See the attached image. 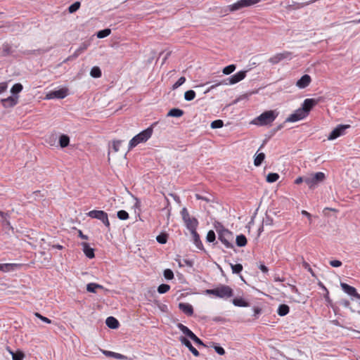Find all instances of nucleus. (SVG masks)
Returning <instances> with one entry per match:
<instances>
[{"instance_id": "3", "label": "nucleus", "mask_w": 360, "mask_h": 360, "mask_svg": "<svg viewBox=\"0 0 360 360\" xmlns=\"http://www.w3.org/2000/svg\"><path fill=\"white\" fill-rule=\"evenodd\" d=\"M152 127H148V129L140 132L139 134L136 135L129 141V150L136 147L139 143H143L148 141L152 136Z\"/></svg>"}, {"instance_id": "31", "label": "nucleus", "mask_w": 360, "mask_h": 360, "mask_svg": "<svg viewBox=\"0 0 360 360\" xmlns=\"http://www.w3.org/2000/svg\"><path fill=\"white\" fill-rule=\"evenodd\" d=\"M236 244L238 247H244L247 244V239L244 235H239L236 239Z\"/></svg>"}, {"instance_id": "44", "label": "nucleus", "mask_w": 360, "mask_h": 360, "mask_svg": "<svg viewBox=\"0 0 360 360\" xmlns=\"http://www.w3.org/2000/svg\"><path fill=\"white\" fill-rule=\"evenodd\" d=\"M186 82V78L184 77H181L172 86V89H176L180 86H181Z\"/></svg>"}, {"instance_id": "10", "label": "nucleus", "mask_w": 360, "mask_h": 360, "mask_svg": "<svg viewBox=\"0 0 360 360\" xmlns=\"http://www.w3.org/2000/svg\"><path fill=\"white\" fill-rule=\"evenodd\" d=\"M292 59V53L289 51H283L282 53H278L273 56H271L269 59V62L271 64H277L279 62L284 60H291Z\"/></svg>"}, {"instance_id": "2", "label": "nucleus", "mask_w": 360, "mask_h": 360, "mask_svg": "<svg viewBox=\"0 0 360 360\" xmlns=\"http://www.w3.org/2000/svg\"><path fill=\"white\" fill-rule=\"evenodd\" d=\"M278 114L273 110L265 111L257 117L252 122L254 124L265 126L272 123L276 118Z\"/></svg>"}, {"instance_id": "12", "label": "nucleus", "mask_w": 360, "mask_h": 360, "mask_svg": "<svg viewBox=\"0 0 360 360\" xmlns=\"http://www.w3.org/2000/svg\"><path fill=\"white\" fill-rule=\"evenodd\" d=\"M306 111L303 109L298 108L292 114H291L287 119V122H295L299 120H303L307 117Z\"/></svg>"}, {"instance_id": "14", "label": "nucleus", "mask_w": 360, "mask_h": 360, "mask_svg": "<svg viewBox=\"0 0 360 360\" xmlns=\"http://www.w3.org/2000/svg\"><path fill=\"white\" fill-rule=\"evenodd\" d=\"M342 289L344 290L345 292L348 294L349 295L354 296L356 298L360 300V294H359L356 292V290L355 288L347 284L342 283L340 284Z\"/></svg>"}, {"instance_id": "50", "label": "nucleus", "mask_w": 360, "mask_h": 360, "mask_svg": "<svg viewBox=\"0 0 360 360\" xmlns=\"http://www.w3.org/2000/svg\"><path fill=\"white\" fill-rule=\"evenodd\" d=\"M302 266L305 269H307L311 274L312 276H315V274L312 269L310 267V265L304 260L302 261Z\"/></svg>"}, {"instance_id": "58", "label": "nucleus", "mask_w": 360, "mask_h": 360, "mask_svg": "<svg viewBox=\"0 0 360 360\" xmlns=\"http://www.w3.org/2000/svg\"><path fill=\"white\" fill-rule=\"evenodd\" d=\"M303 181L305 182V176L304 177L299 176L295 179V184H300L302 183Z\"/></svg>"}, {"instance_id": "25", "label": "nucleus", "mask_w": 360, "mask_h": 360, "mask_svg": "<svg viewBox=\"0 0 360 360\" xmlns=\"http://www.w3.org/2000/svg\"><path fill=\"white\" fill-rule=\"evenodd\" d=\"M184 115V111L179 108H172L168 113V117H180Z\"/></svg>"}, {"instance_id": "28", "label": "nucleus", "mask_w": 360, "mask_h": 360, "mask_svg": "<svg viewBox=\"0 0 360 360\" xmlns=\"http://www.w3.org/2000/svg\"><path fill=\"white\" fill-rule=\"evenodd\" d=\"M70 138L67 135H61L59 139V143L61 148H65L69 145Z\"/></svg>"}, {"instance_id": "11", "label": "nucleus", "mask_w": 360, "mask_h": 360, "mask_svg": "<svg viewBox=\"0 0 360 360\" xmlns=\"http://www.w3.org/2000/svg\"><path fill=\"white\" fill-rule=\"evenodd\" d=\"M350 127L349 124H340L335 127L329 134L328 139L334 140L345 133V130Z\"/></svg>"}, {"instance_id": "16", "label": "nucleus", "mask_w": 360, "mask_h": 360, "mask_svg": "<svg viewBox=\"0 0 360 360\" xmlns=\"http://www.w3.org/2000/svg\"><path fill=\"white\" fill-rule=\"evenodd\" d=\"M318 103V101L313 98H307L304 101L301 109L306 111L307 115H309L311 108Z\"/></svg>"}, {"instance_id": "22", "label": "nucleus", "mask_w": 360, "mask_h": 360, "mask_svg": "<svg viewBox=\"0 0 360 360\" xmlns=\"http://www.w3.org/2000/svg\"><path fill=\"white\" fill-rule=\"evenodd\" d=\"M90 43L89 42H84L82 43L79 48L75 51V53L70 57L72 58H77L81 53H82L84 51L87 49Z\"/></svg>"}, {"instance_id": "39", "label": "nucleus", "mask_w": 360, "mask_h": 360, "mask_svg": "<svg viewBox=\"0 0 360 360\" xmlns=\"http://www.w3.org/2000/svg\"><path fill=\"white\" fill-rule=\"evenodd\" d=\"M236 68V66L233 64L232 65H229L226 67H225L223 70H222V72L224 74V75H230L231 73H232Z\"/></svg>"}, {"instance_id": "7", "label": "nucleus", "mask_w": 360, "mask_h": 360, "mask_svg": "<svg viewBox=\"0 0 360 360\" xmlns=\"http://www.w3.org/2000/svg\"><path fill=\"white\" fill-rule=\"evenodd\" d=\"M218 238L227 248H232L233 235L227 229H222L218 232Z\"/></svg>"}, {"instance_id": "57", "label": "nucleus", "mask_w": 360, "mask_h": 360, "mask_svg": "<svg viewBox=\"0 0 360 360\" xmlns=\"http://www.w3.org/2000/svg\"><path fill=\"white\" fill-rule=\"evenodd\" d=\"M301 213L302 215L306 216V217H307L309 219V221L311 223V214L306 210H302Z\"/></svg>"}, {"instance_id": "23", "label": "nucleus", "mask_w": 360, "mask_h": 360, "mask_svg": "<svg viewBox=\"0 0 360 360\" xmlns=\"http://www.w3.org/2000/svg\"><path fill=\"white\" fill-rule=\"evenodd\" d=\"M105 323L108 328L112 329H115L119 327L118 321L112 316L108 317L106 319Z\"/></svg>"}, {"instance_id": "47", "label": "nucleus", "mask_w": 360, "mask_h": 360, "mask_svg": "<svg viewBox=\"0 0 360 360\" xmlns=\"http://www.w3.org/2000/svg\"><path fill=\"white\" fill-rule=\"evenodd\" d=\"M215 238V233L212 230L209 231L206 237L207 240L210 243H212L214 241Z\"/></svg>"}, {"instance_id": "26", "label": "nucleus", "mask_w": 360, "mask_h": 360, "mask_svg": "<svg viewBox=\"0 0 360 360\" xmlns=\"http://www.w3.org/2000/svg\"><path fill=\"white\" fill-rule=\"evenodd\" d=\"M103 287L99 284L90 283L86 285V290L90 292L95 293L96 292V289H102Z\"/></svg>"}, {"instance_id": "33", "label": "nucleus", "mask_w": 360, "mask_h": 360, "mask_svg": "<svg viewBox=\"0 0 360 360\" xmlns=\"http://www.w3.org/2000/svg\"><path fill=\"white\" fill-rule=\"evenodd\" d=\"M191 233L192 235L194 243L196 245L198 248H200V245H202L200 236L198 234L196 230L191 231Z\"/></svg>"}, {"instance_id": "5", "label": "nucleus", "mask_w": 360, "mask_h": 360, "mask_svg": "<svg viewBox=\"0 0 360 360\" xmlns=\"http://www.w3.org/2000/svg\"><path fill=\"white\" fill-rule=\"evenodd\" d=\"M181 214L187 229L190 231L196 230L198 221L195 217H192L190 216L187 209L184 207L181 210Z\"/></svg>"}, {"instance_id": "63", "label": "nucleus", "mask_w": 360, "mask_h": 360, "mask_svg": "<svg viewBox=\"0 0 360 360\" xmlns=\"http://www.w3.org/2000/svg\"><path fill=\"white\" fill-rule=\"evenodd\" d=\"M79 236L81 238L86 240L88 238L86 235H84L82 231H79Z\"/></svg>"}, {"instance_id": "61", "label": "nucleus", "mask_w": 360, "mask_h": 360, "mask_svg": "<svg viewBox=\"0 0 360 360\" xmlns=\"http://www.w3.org/2000/svg\"><path fill=\"white\" fill-rule=\"evenodd\" d=\"M261 312V309L258 307L254 308V316H257L258 314H259Z\"/></svg>"}, {"instance_id": "45", "label": "nucleus", "mask_w": 360, "mask_h": 360, "mask_svg": "<svg viewBox=\"0 0 360 360\" xmlns=\"http://www.w3.org/2000/svg\"><path fill=\"white\" fill-rule=\"evenodd\" d=\"M117 215L121 220H126L129 218V214L125 210L118 211Z\"/></svg>"}, {"instance_id": "30", "label": "nucleus", "mask_w": 360, "mask_h": 360, "mask_svg": "<svg viewBox=\"0 0 360 360\" xmlns=\"http://www.w3.org/2000/svg\"><path fill=\"white\" fill-rule=\"evenodd\" d=\"M101 70L97 66L93 67L90 71V75L94 78H99L101 77Z\"/></svg>"}, {"instance_id": "15", "label": "nucleus", "mask_w": 360, "mask_h": 360, "mask_svg": "<svg viewBox=\"0 0 360 360\" xmlns=\"http://www.w3.org/2000/svg\"><path fill=\"white\" fill-rule=\"evenodd\" d=\"M311 82V78L309 75H304L300 79L296 82V86L299 89H304L307 87Z\"/></svg>"}, {"instance_id": "48", "label": "nucleus", "mask_w": 360, "mask_h": 360, "mask_svg": "<svg viewBox=\"0 0 360 360\" xmlns=\"http://www.w3.org/2000/svg\"><path fill=\"white\" fill-rule=\"evenodd\" d=\"M164 276L167 280H171L174 278V274L172 270L167 269L164 271Z\"/></svg>"}, {"instance_id": "59", "label": "nucleus", "mask_w": 360, "mask_h": 360, "mask_svg": "<svg viewBox=\"0 0 360 360\" xmlns=\"http://www.w3.org/2000/svg\"><path fill=\"white\" fill-rule=\"evenodd\" d=\"M259 268L264 273H267L269 271L268 268L263 264H261Z\"/></svg>"}, {"instance_id": "37", "label": "nucleus", "mask_w": 360, "mask_h": 360, "mask_svg": "<svg viewBox=\"0 0 360 360\" xmlns=\"http://www.w3.org/2000/svg\"><path fill=\"white\" fill-rule=\"evenodd\" d=\"M111 33L110 29H104L97 32V37L100 39H103L104 37H108Z\"/></svg>"}, {"instance_id": "53", "label": "nucleus", "mask_w": 360, "mask_h": 360, "mask_svg": "<svg viewBox=\"0 0 360 360\" xmlns=\"http://www.w3.org/2000/svg\"><path fill=\"white\" fill-rule=\"evenodd\" d=\"M191 339L198 345H204L202 340L199 338H198L195 334L191 337Z\"/></svg>"}, {"instance_id": "4", "label": "nucleus", "mask_w": 360, "mask_h": 360, "mask_svg": "<svg viewBox=\"0 0 360 360\" xmlns=\"http://www.w3.org/2000/svg\"><path fill=\"white\" fill-rule=\"evenodd\" d=\"M326 179V175L323 172H319L312 173L305 176V183L310 189L315 188L320 183Z\"/></svg>"}, {"instance_id": "19", "label": "nucleus", "mask_w": 360, "mask_h": 360, "mask_svg": "<svg viewBox=\"0 0 360 360\" xmlns=\"http://www.w3.org/2000/svg\"><path fill=\"white\" fill-rule=\"evenodd\" d=\"M1 103L5 108H11L15 106L18 103V96H9L2 99Z\"/></svg>"}, {"instance_id": "56", "label": "nucleus", "mask_w": 360, "mask_h": 360, "mask_svg": "<svg viewBox=\"0 0 360 360\" xmlns=\"http://www.w3.org/2000/svg\"><path fill=\"white\" fill-rule=\"evenodd\" d=\"M7 89V84L6 82H2L0 84V94L5 91Z\"/></svg>"}, {"instance_id": "36", "label": "nucleus", "mask_w": 360, "mask_h": 360, "mask_svg": "<svg viewBox=\"0 0 360 360\" xmlns=\"http://www.w3.org/2000/svg\"><path fill=\"white\" fill-rule=\"evenodd\" d=\"M279 179V175L277 173H269L266 176V181L269 183L276 182Z\"/></svg>"}, {"instance_id": "42", "label": "nucleus", "mask_w": 360, "mask_h": 360, "mask_svg": "<svg viewBox=\"0 0 360 360\" xmlns=\"http://www.w3.org/2000/svg\"><path fill=\"white\" fill-rule=\"evenodd\" d=\"M22 90V85L20 83H17L12 86L11 91L12 94H15L20 93Z\"/></svg>"}, {"instance_id": "38", "label": "nucleus", "mask_w": 360, "mask_h": 360, "mask_svg": "<svg viewBox=\"0 0 360 360\" xmlns=\"http://www.w3.org/2000/svg\"><path fill=\"white\" fill-rule=\"evenodd\" d=\"M9 353L12 355L13 360H22L24 358V354L22 352L15 353L13 351L9 350Z\"/></svg>"}, {"instance_id": "32", "label": "nucleus", "mask_w": 360, "mask_h": 360, "mask_svg": "<svg viewBox=\"0 0 360 360\" xmlns=\"http://www.w3.org/2000/svg\"><path fill=\"white\" fill-rule=\"evenodd\" d=\"M16 266H18L16 264H0V271L4 272L10 271Z\"/></svg>"}, {"instance_id": "40", "label": "nucleus", "mask_w": 360, "mask_h": 360, "mask_svg": "<svg viewBox=\"0 0 360 360\" xmlns=\"http://www.w3.org/2000/svg\"><path fill=\"white\" fill-rule=\"evenodd\" d=\"M230 266L233 274H239L243 270V266L240 264H233L230 263Z\"/></svg>"}, {"instance_id": "34", "label": "nucleus", "mask_w": 360, "mask_h": 360, "mask_svg": "<svg viewBox=\"0 0 360 360\" xmlns=\"http://www.w3.org/2000/svg\"><path fill=\"white\" fill-rule=\"evenodd\" d=\"M233 304L237 307H248V303L242 298L233 299Z\"/></svg>"}, {"instance_id": "64", "label": "nucleus", "mask_w": 360, "mask_h": 360, "mask_svg": "<svg viewBox=\"0 0 360 360\" xmlns=\"http://www.w3.org/2000/svg\"><path fill=\"white\" fill-rule=\"evenodd\" d=\"M343 305L345 307H349V302L348 300H345L343 302H342Z\"/></svg>"}, {"instance_id": "1", "label": "nucleus", "mask_w": 360, "mask_h": 360, "mask_svg": "<svg viewBox=\"0 0 360 360\" xmlns=\"http://www.w3.org/2000/svg\"><path fill=\"white\" fill-rule=\"evenodd\" d=\"M205 293L221 299H227L233 295V290L226 285H220L214 289L206 290Z\"/></svg>"}, {"instance_id": "8", "label": "nucleus", "mask_w": 360, "mask_h": 360, "mask_svg": "<svg viewBox=\"0 0 360 360\" xmlns=\"http://www.w3.org/2000/svg\"><path fill=\"white\" fill-rule=\"evenodd\" d=\"M87 215L93 219H97L101 221L107 228H110V221L106 212L102 210H91L87 213Z\"/></svg>"}, {"instance_id": "13", "label": "nucleus", "mask_w": 360, "mask_h": 360, "mask_svg": "<svg viewBox=\"0 0 360 360\" xmlns=\"http://www.w3.org/2000/svg\"><path fill=\"white\" fill-rule=\"evenodd\" d=\"M67 96V90L65 89H61L59 90L53 91L49 92L46 98L47 99H53V98H64Z\"/></svg>"}, {"instance_id": "21", "label": "nucleus", "mask_w": 360, "mask_h": 360, "mask_svg": "<svg viewBox=\"0 0 360 360\" xmlns=\"http://www.w3.org/2000/svg\"><path fill=\"white\" fill-rule=\"evenodd\" d=\"M82 246L84 253L88 258L92 259L94 257V250L91 248L88 243H82Z\"/></svg>"}, {"instance_id": "52", "label": "nucleus", "mask_w": 360, "mask_h": 360, "mask_svg": "<svg viewBox=\"0 0 360 360\" xmlns=\"http://www.w3.org/2000/svg\"><path fill=\"white\" fill-rule=\"evenodd\" d=\"M122 143L121 141H115L112 143V148L115 152H117L120 149V145Z\"/></svg>"}, {"instance_id": "60", "label": "nucleus", "mask_w": 360, "mask_h": 360, "mask_svg": "<svg viewBox=\"0 0 360 360\" xmlns=\"http://www.w3.org/2000/svg\"><path fill=\"white\" fill-rule=\"evenodd\" d=\"M220 85H223L222 84H220V82L215 84H213L212 85L205 93H207L209 92L211 89H214L215 87L218 86H220Z\"/></svg>"}, {"instance_id": "27", "label": "nucleus", "mask_w": 360, "mask_h": 360, "mask_svg": "<svg viewBox=\"0 0 360 360\" xmlns=\"http://www.w3.org/2000/svg\"><path fill=\"white\" fill-rule=\"evenodd\" d=\"M289 310H290V309L288 305L281 304V305H279V307L278 308L277 312H278V315L283 316L289 313Z\"/></svg>"}, {"instance_id": "46", "label": "nucleus", "mask_w": 360, "mask_h": 360, "mask_svg": "<svg viewBox=\"0 0 360 360\" xmlns=\"http://www.w3.org/2000/svg\"><path fill=\"white\" fill-rule=\"evenodd\" d=\"M223 121L221 120H214L213 122H212L211 123V127L212 129H218V128H221L223 127Z\"/></svg>"}, {"instance_id": "17", "label": "nucleus", "mask_w": 360, "mask_h": 360, "mask_svg": "<svg viewBox=\"0 0 360 360\" xmlns=\"http://www.w3.org/2000/svg\"><path fill=\"white\" fill-rule=\"evenodd\" d=\"M179 341L182 345H185L195 356H198L200 355L199 352L193 347L192 344L187 338L181 336L179 338Z\"/></svg>"}, {"instance_id": "6", "label": "nucleus", "mask_w": 360, "mask_h": 360, "mask_svg": "<svg viewBox=\"0 0 360 360\" xmlns=\"http://www.w3.org/2000/svg\"><path fill=\"white\" fill-rule=\"evenodd\" d=\"M262 0H238L237 2L228 6L227 8L230 12H234L245 7L255 5Z\"/></svg>"}, {"instance_id": "54", "label": "nucleus", "mask_w": 360, "mask_h": 360, "mask_svg": "<svg viewBox=\"0 0 360 360\" xmlns=\"http://www.w3.org/2000/svg\"><path fill=\"white\" fill-rule=\"evenodd\" d=\"M214 349H215L216 352L217 354H219V355H224L225 354V350L221 347L215 346Z\"/></svg>"}, {"instance_id": "49", "label": "nucleus", "mask_w": 360, "mask_h": 360, "mask_svg": "<svg viewBox=\"0 0 360 360\" xmlns=\"http://www.w3.org/2000/svg\"><path fill=\"white\" fill-rule=\"evenodd\" d=\"M157 241L160 244H165L167 243V235L160 234L156 238Z\"/></svg>"}, {"instance_id": "18", "label": "nucleus", "mask_w": 360, "mask_h": 360, "mask_svg": "<svg viewBox=\"0 0 360 360\" xmlns=\"http://www.w3.org/2000/svg\"><path fill=\"white\" fill-rule=\"evenodd\" d=\"M100 351L102 352L103 354H104L105 356H108V357H112V358H115V359H119V360H127L128 359V357L127 356H124L120 353L108 351V350H105L103 349H100Z\"/></svg>"}, {"instance_id": "29", "label": "nucleus", "mask_w": 360, "mask_h": 360, "mask_svg": "<svg viewBox=\"0 0 360 360\" xmlns=\"http://www.w3.org/2000/svg\"><path fill=\"white\" fill-rule=\"evenodd\" d=\"M264 158H265V155L264 153H260L257 154L255 158L254 165L256 167L260 166L261 164L262 163V162L264 161Z\"/></svg>"}, {"instance_id": "20", "label": "nucleus", "mask_w": 360, "mask_h": 360, "mask_svg": "<svg viewBox=\"0 0 360 360\" xmlns=\"http://www.w3.org/2000/svg\"><path fill=\"white\" fill-rule=\"evenodd\" d=\"M179 308L188 316H191L193 314V308L192 305L188 303L181 302L179 304Z\"/></svg>"}, {"instance_id": "62", "label": "nucleus", "mask_w": 360, "mask_h": 360, "mask_svg": "<svg viewBox=\"0 0 360 360\" xmlns=\"http://www.w3.org/2000/svg\"><path fill=\"white\" fill-rule=\"evenodd\" d=\"M0 217L2 218L4 221H6L7 219L8 214L0 211Z\"/></svg>"}, {"instance_id": "35", "label": "nucleus", "mask_w": 360, "mask_h": 360, "mask_svg": "<svg viewBox=\"0 0 360 360\" xmlns=\"http://www.w3.org/2000/svg\"><path fill=\"white\" fill-rule=\"evenodd\" d=\"M195 97V92L193 90H188L184 93V99L187 101H193Z\"/></svg>"}, {"instance_id": "43", "label": "nucleus", "mask_w": 360, "mask_h": 360, "mask_svg": "<svg viewBox=\"0 0 360 360\" xmlns=\"http://www.w3.org/2000/svg\"><path fill=\"white\" fill-rule=\"evenodd\" d=\"M79 7H80V3L79 1H76L69 6L68 11L70 13H75L79 8Z\"/></svg>"}, {"instance_id": "9", "label": "nucleus", "mask_w": 360, "mask_h": 360, "mask_svg": "<svg viewBox=\"0 0 360 360\" xmlns=\"http://www.w3.org/2000/svg\"><path fill=\"white\" fill-rule=\"evenodd\" d=\"M246 70H242L239 71L235 75H233L230 77L221 81L220 84H225V85H233L235 84L240 81H242L245 77H246Z\"/></svg>"}, {"instance_id": "55", "label": "nucleus", "mask_w": 360, "mask_h": 360, "mask_svg": "<svg viewBox=\"0 0 360 360\" xmlns=\"http://www.w3.org/2000/svg\"><path fill=\"white\" fill-rule=\"evenodd\" d=\"M330 264L333 267H339L342 265V262L339 260H331Z\"/></svg>"}, {"instance_id": "24", "label": "nucleus", "mask_w": 360, "mask_h": 360, "mask_svg": "<svg viewBox=\"0 0 360 360\" xmlns=\"http://www.w3.org/2000/svg\"><path fill=\"white\" fill-rule=\"evenodd\" d=\"M177 328L189 338H191V337L194 335V333L187 326L182 323H178Z\"/></svg>"}, {"instance_id": "41", "label": "nucleus", "mask_w": 360, "mask_h": 360, "mask_svg": "<svg viewBox=\"0 0 360 360\" xmlns=\"http://www.w3.org/2000/svg\"><path fill=\"white\" fill-rule=\"evenodd\" d=\"M170 289V286L167 284H161L158 288V292L160 294H164L168 292Z\"/></svg>"}, {"instance_id": "51", "label": "nucleus", "mask_w": 360, "mask_h": 360, "mask_svg": "<svg viewBox=\"0 0 360 360\" xmlns=\"http://www.w3.org/2000/svg\"><path fill=\"white\" fill-rule=\"evenodd\" d=\"M35 316L39 318L40 320H41L42 321L46 323H51V321L45 317V316H43L42 315H41L39 313H35Z\"/></svg>"}]
</instances>
